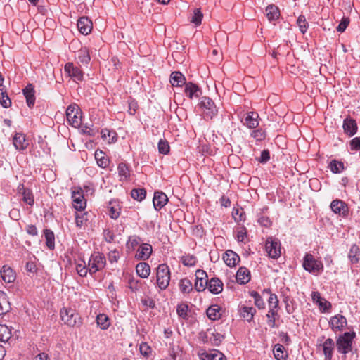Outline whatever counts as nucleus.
<instances>
[{"label":"nucleus","instance_id":"45","mask_svg":"<svg viewBox=\"0 0 360 360\" xmlns=\"http://www.w3.org/2000/svg\"><path fill=\"white\" fill-rule=\"evenodd\" d=\"M116 133L111 131L107 129H104L101 131V136L103 139L107 140L109 143L114 142L115 141Z\"/></svg>","mask_w":360,"mask_h":360},{"label":"nucleus","instance_id":"12","mask_svg":"<svg viewBox=\"0 0 360 360\" xmlns=\"http://www.w3.org/2000/svg\"><path fill=\"white\" fill-rule=\"evenodd\" d=\"M329 324L333 331H340L347 326V319L342 315H335L330 318Z\"/></svg>","mask_w":360,"mask_h":360},{"label":"nucleus","instance_id":"43","mask_svg":"<svg viewBox=\"0 0 360 360\" xmlns=\"http://www.w3.org/2000/svg\"><path fill=\"white\" fill-rule=\"evenodd\" d=\"M180 290L184 293H188L193 289L192 283L188 278L181 279L179 283Z\"/></svg>","mask_w":360,"mask_h":360},{"label":"nucleus","instance_id":"3","mask_svg":"<svg viewBox=\"0 0 360 360\" xmlns=\"http://www.w3.org/2000/svg\"><path fill=\"white\" fill-rule=\"evenodd\" d=\"M302 266L306 271L314 274H319L323 269V263L316 259L311 254H306Z\"/></svg>","mask_w":360,"mask_h":360},{"label":"nucleus","instance_id":"11","mask_svg":"<svg viewBox=\"0 0 360 360\" xmlns=\"http://www.w3.org/2000/svg\"><path fill=\"white\" fill-rule=\"evenodd\" d=\"M64 70L75 82L83 79L82 71L72 63H68L64 67Z\"/></svg>","mask_w":360,"mask_h":360},{"label":"nucleus","instance_id":"39","mask_svg":"<svg viewBox=\"0 0 360 360\" xmlns=\"http://www.w3.org/2000/svg\"><path fill=\"white\" fill-rule=\"evenodd\" d=\"M118 174L119 176L121 177L123 180H127L129 175L130 172L129 167L127 166L126 164L121 162L118 165L117 167Z\"/></svg>","mask_w":360,"mask_h":360},{"label":"nucleus","instance_id":"42","mask_svg":"<svg viewBox=\"0 0 360 360\" xmlns=\"http://www.w3.org/2000/svg\"><path fill=\"white\" fill-rule=\"evenodd\" d=\"M146 194L144 188H134L131 192V198L139 201L143 200L146 198Z\"/></svg>","mask_w":360,"mask_h":360},{"label":"nucleus","instance_id":"61","mask_svg":"<svg viewBox=\"0 0 360 360\" xmlns=\"http://www.w3.org/2000/svg\"><path fill=\"white\" fill-rule=\"evenodd\" d=\"M85 215H86L85 214H82L81 215L77 214H76L75 223H76L77 226L81 227L84 224V222L85 221H86V218Z\"/></svg>","mask_w":360,"mask_h":360},{"label":"nucleus","instance_id":"15","mask_svg":"<svg viewBox=\"0 0 360 360\" xmlns=\"http://www.w3.org/2000/svg\"><path fill=\"white\" fill-rule=\"evenodd\" d=\"M311 298L313 302L319 305L321 311H326L331 307L330 303L325 298L322 297L319 292H313L311 294Z\"/></svg>","mask_w":360,"mask_h":360},{"label":"nucleus","instance_id":"24","mask_svg":"<svg viewBox=\"0 0 360 360\" xmlns=\"http://www.w3.org/2000/svg\"><path fill=\"white\" fill-rule=\"evenodd\" d=\"M185 93L189 98L192 99L193 97H199L201 94V91L196 84L189 82L186 84Z\"/></svg>","mask_w":360,"mask_h":360},{"label":"nucleus","instance_id":"25","mask_svg":"<svg viewBox=\"0 0 360 360\" xmlns=\"http://www.w3.org/2000/svg\"><path fill=\"white\" fill-rule=\"evenodd\" d=\"M11 309L7 295L3 291H0V316L6 314Z\"/></svg>","mask_w":360,"mask_h":360},{"label":"nucleus","instance_id":"13","mask_svg":"<svg viewBox=\"0 0 360 360\" xmlns=\"http://www.w3.org/2000/svg\"><path fill=\"white\" fill-rule=\"evenodd\" d=\"M152 253V246L148 243L142 244L137 250L135 257L140 260L148 259Z\"/></svg>","mask_w":360,"mask_h":360},{"label":"nucleus","instance_id":"4","mask_svg":"<svg viewBox=\"0 0 360 360\" xmlns=\"http://www.w3.org/2000/svg\"><path fill=\"white\" fill-rule=\"evenodd\" d=\"M106 264L105 257L99 252L92 254L88 262L89 272L91 274L103 269Z\"/></svg>","mask_w":360,"mask_h":360},{"label":"nucleus","instance_id":"29","mask_svg":"<svg viewBox=\"0 0 360 360\" xmlns=\"http://www.w3.org/2000/svg\"><path fill=\"white\" fill-rule=\"evenodd\" d=\"M137 274L142 278H146L149 276L150 273V267L148 264L146 262H140L136 266Z\"/></svg>","mask_w":360,"mask_h":360},{"label":"nucleus","instance_id":"7","mask_svg":"<svg viewBox=\"0 0 360 360\" xmlns=\"http://www.w3.org/2000/svg\"><path fill=\"white\" fill-rule=\"evenodd\" d=\"M265 249L268 255L272 259H277L281 255V244L277 239L269 237L265 243Z\"/></svg>","mask_w":360,"mask_h":360},{"label":"nucleus","instance_id":"33","mask_svg":"<svg viewBox=\"0 0 360 360\" xmlns=\"http://www.w3.org/2000/svg\"><path fill=\"white\" fill-rule=\"evenodd\" d=\"M360 249L356 245H352L349 252V258L352 263H357L359 261Z\"/></svg>","mask_w":360,"mask_h":360},{"label":"nucleus","instance_id":"41","mask_svg":"<svg viewBox=\"0 0 360 360\" xmlns=\"http://www.w3.org/2000/svg\"><path fill=\"white\" fill-rule=\"evenodd\" d=\"M44 236L46 240V245L50 250H53L55 247L54 234L53 231L49 229L44 230Z\"/></svg>","mask_w":360,"mask_h":360},{"label":"nucleus","instance_id":"44","mask_svg":"<svg viewBox=\"0 0 360 360\" xmlns=\"http://www.w3.org/2000/svg\"><path fill=\"white\" fill-rule=\"evenodd\" d=\"M278 315V310L274 309H269L266 316L268 318L267 323L271 328H274L275 324V316Z\"/></svg>","mask_w":360,"mask_h":360},{"label":"nucleus","instance_id":"2","mask_svg":"<svg viewBox=\"0 0 360 360\" xmlns=\"http://www.w3.org/2000/svg\"><path fill=\"white\" fill-rule=\"evenodd\" d=\"M355 337V332H346L340 335L336 342L338 351L344 354L349 352L352 349V341Z\"/></svg>","mask_w":360,"mask_h":360},{"label":"nucleus","instance_id":"63","mask_svg":"<svg viewBox=\"0 0 360 360\" xmlns=\"http://www.w3.org/2000/svg\"><path fill=\"white\" fill-rule=\"evenodd\" d=\"M138 108L137 103L135 101H129V112L131 115L135 114Z\"/></svg>","mask_w":360,"mask_h":360},{"label":"nucleus","instance_id":"58","mask_svg":"<svg viewBox=\"0 0 360 360\" xmlns=\"http://www.w3.org/2000/svg\"><path fill=\"white\" fill-rule=\"evenodd\" d=\"M140 238L136 236H130L127 240V245L128 248H134L139 245Z\"/></svg>","mask_w":360,"mask_h":360},{"label":"nucleus","instance_id":"1","mask_svg":"<svg viewBox=\"0 0 360 360\" xmlns=\"http://www.w3.org/2000/svg\"><path fill=\"white\" fill-rule=\"evenodd\" d=\"M170 281V271L166 264L158 265L156 269V282L158 288L161 290H165Z\"/></svg>","mask_w":360,"mask_h":360},{"label":"nucleus","instance_id":"53","mask_svg":"<svg viewBox=\"0 0 360 360\" xmlns=\"http://www.w3.org/2000/svg\"><path fill=\"white\" fill-rule=\"evenodd\" d=\"M23 201L27 203L30 205H32L34 204V196L32 193V191L29 189H27L22 194Z\"/></svg>","mask_w":360,"mask_h":360},{"label":"nucleus","instance_id":"46","mask_svg":"<svg viewBox=\"0 0 360 360\" xmlns=\"http://www.w3.org/2000/svg\"><path fill=\"white\" fill-rule=\"evenodd\" d=\"M188 307L186 304L181 303L177 305L176 312L179 316L186 319L188 318Z\"/></svg>","mask_w":360,"mask_h":360},{"label":"nucleus","instance_id":"54","mask_svg":"<svg viewBox=\"0 0 360 360\" xmlns=\"http://www.w3.org/2000/svg\"><path fill=\"white\" fill-rule=\"evenodd\" d=\"M251 295L255 299V304L259 308V309H264L265 304L263 300L262 299L259 294L257 292H252L251 293Z\"/></svg>","mask_w":360,"mask_h":360},{"label":"nucleus","instance_id":"52","mask_svg":"<svg viewBox=\"0 0 360 360\" xmlns=\"http://www.w3.org/2000/svg\"><path fill=\"white\" fill-rule=\"evenodd\" d=\"M140 353L146 358H148L151 354L150 347L146 342H142L139 347Z\"/></svg>","mask_w":360,"mask_h":360},{"label":"nucleus","instance_id":"47","mask_svg":"<svg viewBox=\"0 0 360 360\" xmlns=\"http://www.w3.org/2000/svg\"><path fill=\"white\" fill-rule=\"evenodd\" d=\"M297 24L299 27V29L302 33H305L308 29V22L306 20V18L304 15H300L297 20Z\"/></svg>","mask_w":360,"mask_h":360},{"label":"nucleus","instance_id":"64","mask_svg":"<svg viewBox=\"0 0 360 360\" xmlns=\"http://www.w3.org/2000/svg\"><path fill=\"white\" fill-rule=\"evenodd\" d=\"M211 360H225V356L221 352L215 351L213 352Z\"/></svg>","mask_w":360,"mask_h":360},{"label":"nucleus","instance_id":"31","mask_svg":"<svg viewBox=\"0 0 360 360\" xmlns=\"http://www.w3.org/2000/svg\"><path fill=\"white\" fill-rule=\"evenodd\" d=\"M265 12L266 17L270 21L278 19L280 15V12L278 7L274 5L268 6L266 8Z\"/></svg>","mask_w":360,"mask_h":360},{"label":"nucleus","instance_id":"37","mask_svg":"<svg viewBox=\"0 0 360 360\" xmlns=\"http://www.w3.org/2000/svg\"><path fill=\"white\" fill-rule=\"evenodd\" d=\"M89 51L87 48L84 47L79 50L78 53V60L82 64H88L90 61Z\"/></svg>","mask_w":360,"mask_h":360},{"label":"nucleus","instance_id":"30","mask_svg":"<svg viewBox=\"0 0 360 360\" xmlns=\"http://www.w3.org/2000/svg\"><path fill=\"white\" fill-rule=\"evenodd\" d=\"M207 315L211 320H219L221 316V307L217 304L210 306L207 309Z\"/></svg>","mask_w":360,"mask_h":360},{"label":"nucleus","instance_id":"28","mask_svg":"<svg viewBox=\"0 0 360 360\" xmlns=\"http://www.w3.org/2000/svg\"><path fill=\"white\" fill-rule=\"evenodd\" d=\"M186 82L184 75L180 72H173L170 75V83L174 86H181Z\"/></svg>","mask_w":360,"mask_h":360},{"label":"nucleus","instance_id":"50","mask_svg":"<svg viewBox=\"0 0 360 360\" xmlns=\"http://www.w3.org/2000/svg\"><path fill=\"white\" fill-rule=\"evenodd\" d=\"M76 271L77 274L82 276L84 277L87 275L89 271V267H86V263L84 261H82L81 263H78L76 266Z\"/></svg>","mask_w":360,"mask_h":360},{"label":"nucleus","instance_id":"5","mask_svg":"<svg viewBox=\"0 0 360 360\" xmlns=\"http://www.w3.org/2000/svg\"><path fill=\"white\" fill-rule=\"evenodd\" d=\"M79 107L76 104L70 105L66 110V117L69 123L74 127L81 124L82 116Z\"/></svg>","mask_w":360,"mask_h":360},{"label":"nucleus","instance_id":"57","mask_svg":"<svg viewBox=\"0 0 360 360\" xmlns=\"http://www.w3.org/2000/svg\"><path fill=\"white\" fill-rule=\"evenodd\" d=\"M207 280L196 279L195 287L198 291L200 292L203 291L205 289V288L207 287Z\"/></svg>","mask_w":360,"mask_h":360},{"label":"nucleus","instance_id":"18","mask_svg":"<svg viewBox=\"0 0 360 360\" xmlns=\"http://www.w3.org/2000/svg\"><path fill=\"white\" fill-rule=\"evenodd\" d=\"M0 273L2 280L5 283H13L15 279V274L10 266L4 265L2 267Z\"/></svg>","mask_w":360,"mask_h":360},{"label":"nucleus","instance_id":"14","mask_svg":"<svg viewBox=\"0 0 360 360\" xmlns=\"http://www.w3.org/2000/svg\"><path fill=\"white\" fill-rule=\"evenodd\" d=\"M77 27L82 34L87 35L92 30V22L87 17H82L77 21Z\"/></svg>","mask_w":360,"mask_h":360},{"label":"nucleus","instance_id":"34","mask_svg":"<svg viewBox=\"0 0 360 360\" xmlns=\"http://www.w3.org/2000/svg\"><path fill=\"white\" fill-rule=\"evenodd\" d=\"M274 354L277 360H286L287 354L284 352V347L281 344H276L275 345Z\"/></svg>","mask_w":360,"mask_h":360},{"label":"nucleus","instance_id":"9","mask_svg":"<svg viewBox=\"0 0 360 360\" xmlns=\"http://www.w3.org/2000/svg\"><path fill=\"white\" fill-rule=\"evenodd\" d=\"M73 206L77 210H83L86 207V200L83 195V191L81 188L73 191L72 193Z\"/></svg>","mask_w":360,"mask_h":360},{"label":"nucleus","instance_id":"27","mask_svg":"<svg viewBox=\"0 0 360 360\" xmlns=\"http://www.w3.org/2000/svg\"><path fill=\"white\" fill-rule=\"evenodd\" d=\"M343 128L345 131L352 136L356 132L357 125L354 120L347 118L344 120Z\"/></svg>","mask_w":360,"mask_h":360},{"label":"nucleus","instance_id":"35","mask_svg":"<svg viewBox=\"0 0 360 360\" xmlns=\"http://www.w3.org/2000/svg\"><path fill=\"white\" fill-rule=\"evenodd\" d=\"M203 15L200 8H195L192 16L191 17L190 22L198 27L201 24Z\"/></svg>","mask_w":360,"mask_h":360},{"label":"nucleus","instance_id":"60","mask_svg":"<svg viewBox=\"0 0 360 360\" xmlns=\"http://www.w3.org/2000/svg\"><path fill=\"white\" fill-rule=\"evenodd\" d=\"M351 150H360V137L354 138L350 141Z\"/></svg>","mask_w":360,"mask_h":360},{"label":"nucleus","instance_id":"8","mask_svg":"<svg viewBox=\"0 0 360 360\" xmlns=\"http://www.w3.org/2000/svg\"><path fill=\"white\" fill-rule=\"evenodd\" d=\"M332 211L340 217H346L348 215L349 208L347 205L341 200H334L330 203Z\"/></svg>","mask_w":360,"mask_h":360},{"label":"nucleus","instance_id":"22","mask_svg":"<svg viewBox=\"0 0 360 360\" xmlns=\"http://www.w3.org/2000/svg\"><path fill=\"white\" fill-rule=\"evenodd\" d=\"M207 288L214 294H219L223 290V283L218 278H212L208 281Z\"/></svg>","mask_w":360,"mask_h":360},{"label":"nucleus","instance_id":"16","mask_svg":"<svg viewBox=\"0 0 360 360\" xmlns=\"http://www.w3.org/2000/svg\"><path fill=\"white\" fill-rule=\"evenodd\" d=\"M167 200V196L164 193L160 191L155 192L153 202L156 210H160L163 207Z\"/></svg>","mask_w":360,"mask_h":360},{"label":"nucleus","instance_id":"51","mask_svg":"<svg viewBox=\"0 0 360 360\" xmlns=\"http://www.w3.org/2000/svg\"><path fill=\"white\" fill-rule=\"evenodd\" d=\"M158 151L164 155L167 154L169 152V146L167 141L160 139L158 143Z\"/></svg>","mask_w":360,"mask_h":360},{"label":"nucleus","instance_id":"49","mask_svg":"<svg viewBox=\"0 0 360 360\" xmlns=\"http://www.w3.org/2000/svg\"><path fill=\"white\" fill-rule=\"evenodd\" d=\"M103 153L101 151L99 153L96 152L95 157L97 160L98 165L103 168L106 167L108 165L109 160L107 158L102 156Z\"/></svg>","mask_w":360,"mask_h":360},{"label":"nucleus","instance_id":"26","mask_svg":"<svg viewBox=\"0 0 360 360\" xmlns=\"http://www.w3.org/2000/svg\"><path fill=\"white\" fill-rule=\"evenodd\" d=\"M258 117L259 116L257 113L250 112L246 115L243 124L250 129H255L259 124V122L257 120Z\"/></svg>","mask_w":360,"mask_h":360},{"label":"nucleus","instance_id":"6","mask_svg":"<svg viewBox=\"0 0 360 360\" xmlns=\"http://www.w3.org/2000/svg\"><path fill=\"white\" fill-rule=\"evenodd\" d=\"M61 320L69 326H75L79 322L80 317L76 311L72 308L63 307L60 311Z\"/></svg>","mask_w":360,"mask_h":360},{"label":"nucleus","instance_id":"23","mask_svg":"<svg viewBox=\"0 0 360 360\" xmlns=\"http://www.w3.org/2000/svg\"><path fill=\"white\" fill-rule=\"evenodd\" d=\"M334 349V341L328 338L323 344V350L325 355V360H331Z\"/></svg>","mask_w":360,"mask_h":360},{"label":"nucleus","instance_id":"21","mask_svg":"<svg viewBox=\"0 0 360 360\" xmlns=\"http://www.w3.org/2000/svg\"><path fill=\"white\" fill-rule=\"evenodd\" d=\"M23 94L26 98L27 105L31 108L35 102L34 90L32 84H29L23 89Z\"/></svg>","mask_w":360,"mask_h":360},{"label":"nucleus","instance_id":"10","mask_svg":"<svg viewBox=\"0 0 360 360\" xmlns=\"http://www.w3.org/2000/svg\"><path fill=\"white\" fill-rule=\"evenodd\" d=\"M200 105L205 108L204 113L207 117L212 118L217 112L214 102L208 97H203L202 98Z\"/></svg>","mask_w":360,"mask_h":360},{"label":"nucleus","instance_id":"55","mask_svg":"<svg viewBox=\"0 0 360 360\" xmlns=\"http://www.w3.org/2000/svg\"><path fill=\"white\" fill-rule=\"evenodd\" d=\"M184 265L187 266H193L195 264L196 259L193 256H184L181 259Z\"/></svg>","mask_w":360,"mask_h":360},{"label":"nucleus","instance_id":"38","mask_svg":"<svg viewBox=\"0 0 360 360\" xmlns=\"http://www.w3.org/2000/svg\"><path fill=\"white\" fill-rule=\"evenodd\" d=\"M0 103L1 105L7 108L11 106V101L9 98L5 89L0 87Z\"/></svg>","mask_w":360,"mask_h":360},{"label":"nucleus","instance_id":"32","mask_svg":"<svg viewBox=\"0 0 360 360\" xmlns=\"http://www.w3.org/2000/svg\"><path fill=\"white\" fill-rule=\"evenodd\" d=\"M96 323L102 330H106L109 328L110 323L108 316L104 314H100L96 317Z\"/></svg>","mask_w":360,"mask_h":360},{"label":"nucleus","instance_id":"36","mask_svg":"<svg viewBox=\"0 0 360 360\" xmlns=\"http://www.w3.org/2000/svg\"><path fill=\"white\" fill-rule=\"evenodd\" d=\"M11 337V330L6 325L0 324V341L7 342Z\"/></svg>","mask_w":360,"mask_h":360},{"label":"nucleus","instance_id":"40","mask_svg":"<svg viewBox=\"0 0 360 360\" xmlns=\"http://www.w3.org/2000/svg\"><path fill=\"white\" fill-rule=\"evenodd\" d=\"M256 310L253 307H243L241 310V316L248 321H252Z\"/></svg>","mask_w":360,"mask_h":360},{"label":"nucleus","instance_id":"19","mask_svg":"<svg viewBox=\"0 0 360 360\" xmlns=\"http://www.w3.org/2000/svg\"><path fill=\"white\" fill-rule=\"evenodd\" d=\"M13 145L17 150H22L27 148L28 142L25 136L22 133H16L13 137Z\"/></svg>","mask_w":360,"mask_h":360},{"label":"nucleus","instance_id":"48","mask_svg":"<svg viewBox=\"0 0 360 360\" xmlns=\"http://www.w3.org/2000/svg\"><path fill=\"white\" fill-rule=\"evenodd\" d=\"M330 169L333 173H340L344 169V165L341 162L333 160L330 163Z\"/></svg>","mask_w":360,"mask_h":360},{"label":"nucleus","instance_id":"20","mask_svg":"<svg viewBox=\"0 0 360 360\" xmlns=\"http://www.w3.org/2000/svg\"><path fill=\"white\" fill-rule=\"evenodd\" d=\"M236 281L240 284H245L250 280V271L245 267H240L236 273Z\"/></svg>","mask_w":360,"mask_h":360},{"label":"nucleus","instance_id":"62","mask_svg":"<svg viewBox=\"0 0 360 360\" xmlns=\"http://www.w3.org/2000/svg\"><path fill=\"white\" fill-rule=\"evenodd\" d=\"M270 159V154L269 151L268 150H264L262 153L261 156L259 158V161L262 163H265L268 162Z\"/></svg>","mask_w":360,"mask_h":360},{"label":"nucleus","instance_id":"17","mask_svg":"<svg viewBox=\"0 0 360 360\" xmlns=\"http://www.w3.org/2000/svg\"><path fill=\"white\" fill-rule=\"evenodd\" d=\"M223 259L229 266H234L240 261V257L232 250H227L223 255Z\"/></svg>","mask_w":360,"mask_h":360},{"label":"nucleus","instance_id":"59","mask_svg":"<svg viewBox=\"0 0 360 360\" xmlns=\"http://www.w3.org/2000/svg\"><path fill=\"white\" fill-rule=\"evenodd\" d=\"M349 23V19L348 18H342L340 24L337 27L338 32H342L345 30Z\"/></svg>","mask_w":360,"mask_h":360},{"label":"nucleus","instance_id":"56","mask_svg":"<svg viewBox=\"0 0 360 360\" xmlns=\"http://www.w3.org/2000/svg\"><path fill=\"white\" fill-rule=\"evenodd\" d=\"M268 302H269V309H277V308L278 307V300L277 296L275 294L270 295L269 300H268Z\"/></svg>","mask_w":360,"mask_h":360}]
</instances>
